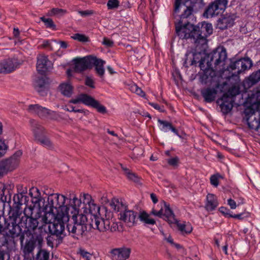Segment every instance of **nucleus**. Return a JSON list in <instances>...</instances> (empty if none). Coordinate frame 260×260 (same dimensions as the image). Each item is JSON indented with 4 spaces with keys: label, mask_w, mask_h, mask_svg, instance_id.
<instances>
[{
    "label": "nucleus",
    "mask_w": 260,
    "mask_h": 260,
    "mask_svg": "<svg viewBox=\"0 0 260 260\" xmlns=\"http://www.w3.org/2000/svg\"><path fill=\"white\" fill-rule=\"evenodd\" d=\"M226 52L225 49H217L209 54L208 60L206 63L207 67L204 64L205 59L200 61L199 66L201 72H199L200 81L202 83H212L218 82L219 77L216 70L224 65V61L226 58Z\"/></svg>",
    "instance_id": "obj_1"
},
{
    "label": "nucleus",
    "mask_w": 260,
    "mask_h": 260,
    "mask_svg": "<svg viewBox=\"0 0 260 260\" xmlns=\"http://www.w3.org/2000/svg\"><path fill=\"white\" fill-rule=\"evenodd\" d=\"M66 198L63 195L52 194L48 197V202L52 208L57 210L56 215L59 217L62 216L64 220H69L70 213L76 212L81 205V199H78L75 195L70 196V203L68 205H64Z\"/></svg>",
    "instance_id": "obj_2"
},
{
    "label": "nucleus",
    "mask_w": 260,
    "mask_h": 260,
    "mask_svg": "<svg viewBox=\"0 0 260 260\" xmlns=\"http://www.w3.org/2000/svg\"><path fill=\"white\" fill-rule=\"evenodd\" d=\"M246 102L249 104L244 111L247 124L250 129L257 131L260 127V91L249 93Z\"/></svg>",
    "instance_id": "obj_3"
},
{
    "label": "nucleus",
    "mask_w": 260,
    "mask_h": 260,
    "mask_svg": "<svg viewBox=\"0 0 260 260\" xmlns=\"http://www.w3.org/2000/svg\"><path fill=\"white\" fill-rule=\"evenodd\" d=\"M175 27L176 34L180 39H193L197 46L203 47L206 45L207 40L200 33V24L194 26L189 22H175Z\"/></svg>",
    "instance_id": "obj_4"
},
{
    "label": "nucleus",
    "mask_w": 260,
    "mask_h": 260,
    "mask_svg": "<svg viewBox=\"0 0 260 260\" xmlns=\"http://www.w3.org/2000/svg\"><path fill=\"white\" fill-rule=\"evenodd\" d=\"M50 215L51 213L48 212L38 218L27 216L24 220L22 217V221L23 222L26 233L32 236L36 235L39 242L41 243L43 241L42 236L46 234L45 230L46 226L45 221Z\"/></svg>",
    "instance_id": "obj_5"
},
{
    "label": "nucleus",
    "mask_w": 260,
    "mask_h": 260,
    "mask_svg": "<svg viewBox=\"0 0 260 260\" xmlns=\"http://www.w3.org/2000/svg\"><path fill=\"white\" fill-rule=\"evenodd\" d=\"M203 0H185L183 4L174 10V17L175 22L186 23L193 16V13L203 6Z\"/></svg>",
    "instance_id": "obj_6"
},
{
    "label": "nucleus",
    "mask_w": 260,
    "mask_h": 260,
    "mask_svg": "<svg viewBox=\"0 0 260 260\" xmlns=\"http://www.w3.org/2000/svg\"><path fill=\"white\" fill-rule=\"evenodd\" d=\"M70 216H72L73 221L67 224V228L73 237L78 239L79 237L83 235L86 229L85 225L87 222L88 217L82 213L79 208L76 209V212L70 213Z\"/></svg>",
    "instance_id": "obj_7"
},
{
    "label": "nucleus",
    "mask_w": 260,
    "mask_h": 260,
    "mask_svg": "<svg viewBox=\"0 0 260 260\" xmlns=\"http://www.w3.org/2000/svg\"><path fill=\"white\" fill-rule=\"evenodd\" d=\"M69 221V220H64L60 216L59 217L57 215L56 218L53 222H50V220L47 218L45 221L46 228L45 230L46 234L49 233L52 235L56 236L59 239H62L66 235L65 234V222Z\"/></svg>",
    "instance_id": "obj_8"
},
{
    "label": "nucleus",
    "mask_w": 260,
    "mask_h": 260,
    "mask_svg": "<svg viewBox=\"0 0 260 260\" xmlns=\"http://www.w3.org/2000/svg\"><path fill=\"white\" fill-rule=\"evenodd\" d=\"M105 217H107L106 215H105ZM89 224L92 228L97 229L100 232H105L109 230L113 232L118 229L117 223L112 222L109 218H105L102 217L101 215L92 217Z\"/></svg>",
    "instance_id": "obj_9"
},
{
    "label": "nucleus",
    "mask_w": 260,
    "mask_h": 260,
    "mask_svg": "<svg viewBox=\"0 0 260 260\" xmlns=\"http://www.w3.org/2000/svg\"><path fill=\"white\" fill-rule=\"evenodd\" d=\"M69 103L74 104L81 103L86 106L96 109L99 113L102 114L107 113L106 108L104 106L101 105L99 101L87 94H79L75 99L71 100Z\"/></svg>",
    "instance_id": "obj_10"
},
{
    "label": "nucleus",
    "mask_w": 260,
    "mask_h": 260,
    "mask_svg": "<svg viewBox=\"0 0 260 260\" xmlns=\"http://www.w3.org/2000/svg\"><path fill=\"white\" fill-rule=\"evenodd\" d=\"M0 232L8 236L15 238L19 235L21 229L17 223L15 218L10 216L4 219V224L0 223Z\"/></svg>",
    "instance_id": "obj_11"
},
{
    "label": "nucleus",
    "mask_w": 260,
    "mask_h": 260,
    "mask_svg": "<svg viewBox=\"0 0 260 260\" xmlns=\"http://www.w3.org/2000/svg\"><path fill=\"white\" fill-rule=\"evenodd\" d=\"M228 3V0H214L205 11L204 16L207 18H212L223 13L227 7Z\"/></svg>",
    "instance_id": "obj_12"
},
{
    "label": "nucleus",
    "mask_w": 260,
    "mask_h": 260,
    "mask_svg": "<svg viewBox=\"0 0 260 260\" xmlns=\"http://www.w3.org/2000/svg\"><path fill=\"white\" fill-rule=\"evenodd\" d=\"M83 204L84 207H82L83 210V214L86 215L88 212L89 213L88 216L90 217V220H91L92 217L94 216H100V208L94 203V201L92 200L91 196L89 194H83Z\"/></svg>",
    "instance_id": "obj_13"
},
{
    "label": "nucleus",
    "mask_w": 260,
    "mask_h": 260,
    "mask_svg": "<svg viewBox=\"0 0 260 260\" xmlns=\"http://www.w3.org/2000/svg\"><path fill=\"white\" fill-rule=\"evenodd\" d=\"M252 65V62L250 58H243L232 62L228 69L233 72V75H238L250 69Z\"/></svg>",
    "instance_id": "obj_14"
},
{
    "label": "nucleus",
    "mask_w": 260,
    "mask_h": 260,
    "mask_svg": "<svg viewBox=\"0 0 260 260\" xmlns=\"http://www.w3.org/2000/svg\"><path fill=\"white\" fill-rule=\"evenodd\" d=\"M32 130L33 131L35 138L44 147L51 149L52 148L53 144L49 139L42 136L44 134V128L40 124L36 121H32Z\"/></svg>",
    "instance_id": "obj_15"
},
{
    "label": "nucleus",
    "mask_w": 260,
    "mask_h": 260,
    "mask_svg": "<svg viewBox=\"0 0 260 260\" xmlns=\"http://www.w3.org/2000/svg\"><path fill=\"white\" fill-rule=\"evenodd\" d=\"M20 62L16 58H8L0 61V73L9 74L17 69Z\"/></svg>",
    "instance_id": "obj_16"
},
{
    "label": "nucleus",
    "mask_w": 260,
    "mask_h": 260,
    "mask_svg": "<svg viewBox=\"0 0 260 260\" xmlns=\"http://www.w3.org/2000/svg\"><path fill=\"white\" fill-rule=\"evenodd\" d=\"M22 152L18 150L11 157L2 160V164L4 165V169L7 171H12L15 169L19 165Z\"/></svg>",
    "instance_id": "obj_17"
},
{
    "label": "nucleus",
    "mask_w": 260,
    "mask_h": 260,
    "mask_svg": "<svg viewBox=\"0 0 260 260\" xmlns=\"http://www.w3.org/2000/svg\"><path fill=\"white\" fill-rule=\"evenodd\" d=\"M92 56L89 55L82 58H74V70L76 72H81L91 68Z\"/></svg>",
    "instance_id": "obj_18"
},
{
    "label": "nucleus",
    "mask_w": 260,
    "mask_h": 260,
    "mask_svg": "<svg viewBox=\"0 0 260 260\" xmlns=\"http://www.w3.org/2000/svg\"><path fill=\"white\" fill-rule=\"evenodd\" d=\"M235 100L232 96L223 94L222 96L218 99L217 103L219 106L221 112L224 114L229 113L233 109Z\"/></svg>",
    "instance_id": "obj_19"
},
{
    "label": "nucleus",
    "mask_w": 260,
    "mask_h": 260,
    "mask_svg": "<svg viewBox=\"0 0 260 260\" xmlns=\"http://www.w3.org/2000/svg\"><path fill=\"white\" fill-rule=\"evenodd\" d=\"M163 204L164 208L161 207V209L159 211L153 209L151 213L159 217H164L169 221L172 222L174 219V214L171 209L169 204H167L166 202H163Z\"/></svg>",
    "instance_id": "obj_20"
},
{
    "label": "nucleus",
    "mask_w": 260,
    "mask_h": 260,
    "mask_svg": "<svg viewBox=\"0 0 260 260\" xmlns=\"http://www.w3.org/2000/svg\"><path fill=\"white\" fill-rule=\"evenodd\" d=\"M137 217V213L128 209L124 212L119 213V219L129 227L133 226L136 224Z\"/></svg>",
    "instance_id": "obj_21"
},
{
    "label": "nucleus",
    "mask_w": 260,
    "mask_h": 260,
    "mask_svg": "<svg viewBox=\"0 0 260 260\" xmlns=\"http://www.w3.org/2000/svg\"><path fill=\"white\" fill-rule=\"evenodd\" d=\"M131 252L129 248L122 247L113 249L110 253L113 260H126L129 257Z\"/></svg>",
    "instance_id": "obj_22"
},
{
    "label": "nucleus",
    "mask_w": 260,
    "mask_h": 260,
    "mask_svg": "<svg viewBox=\"0 0 260 260\" xmlns=\"http://www.w3.org/2000/svg\"><path fill=\"white\" fill-rule=\"evenodd\" d=\"M235 20V16L232 14H225L222 15L217 21V27L223 30L232 26Z\"/></svg>",
    "instance_id": "obj_23"
},
{
    "label": "nucleus",
    "mask_w": 260,
    "mask_h": 260,
    "mask_svg": "<svg viewBox=\"0 0 260 260\" xmlns=\"http://www.w3.org/2000/svg\"><path fill=\"white\" fill-rule=\"evenodd\" d=\"M51 62L47 56L44 54H39L37 57V69L38 72L43 74L50 67Z\"/></svg>",
    "instance_id": "obj_24"
},
{
    "label": "nucleus",
    "mask_w": 260,
    "mask_h": 260,
    "mask_svg": "<svg viewBox=\"0 0 260 260\" xmlns=\"http://www.w3.org/2000/svg\"><path fill=\"white\" fill-rule=\"evenodd\" d=\"M105 61L102 59L98 58L95 56L92 57L91 62V67L92 65L95 67L96 73L101 77L103 78L105 74V69L104 66L105 64Z\"/></svg>",
    "instance_id": "obj_25"
},
{
    "label": "nucleus",
    "mask_w": 260,
    "mask_h": 260,
    "mask_svg": "<svg viewBox=\"0 0 260 260\" xmlns=\"http://www.w3.org/2000/svg\"><path fill=\"white\" fill-rule=\"evenodd\" d=\"M260 81V69L253 72L249 77L244 80L243 85L244 88L248 89Z\"/></svg>",
    "instance_id": "obj_26"
},
{
    "label": "nucleus",
    "mask_w": 260,
    "mask_h": 260,
    "mask_svg": "<svg viewBox=\"0 0 260 260\" xmlns=\"http://www.w3.org/2000/svg\"><path fill=\"white\" fill-rule=\"evenodd\" d=\"M28 110L30 113L37 114L41 118H46L47 114H48V109L42 107L38 104L30 105Z\"/></svg>",
    "instance_id": "obj_27"
},
{
    "label": "nucleus",
    "mask_w": 260,
    "mask_h": 260,
    "mask_svg": "<svg viewBox=\"0 0 260 260\" xmlns=\"http://www.w3.org/2000/svg\"><path fill=\"white\" fill-rule=\"evenodd\" d=\"M35 246L33 241H29L26 242L24 246L22 251L25 259L31 260L33 258V251Z\"/></svg>",
    "instance_id": "obj_28"
},
{
    "label": "nucleus",
    "mask_w": 260,
    "mask_h": 260,
    "mask_svg": "<svg viewBox=\"0 0 260 260\" xmlns=\"http://www.w3.org/2000/svg\"><path fill=\"white\" fill-rule=\"evenodd\" d=\"M110 206L115 211L119 212L120 213L124 212L127 209L125 204L118 199H113L110 203Z\"/></svg>",
    "instance_id": "obj_29"
},
{
    "label": "nucleus",
    "mask_w": 260,
    "mask_h": 260,
    "mask_svg": "<svg viewBox=\"0 0 260 260\" xmlns=\"http://www.w3.org/2000/svg\"><path fill=\"white\" fill-rule=\"evenodd\" d=\"M205 208L207 211H213L218 206L217 198L213 194L209 193L207 196Z\"/></svg>",
    "instance_id": "obj_30"
},
{
    "label": "nucleus",
    "mask_w": 260,
    "mask_h": 260,
    "mask_svg": "<svg viewBox=\"0 0 260 260\" xmlns=\"http://www.w3.org/2000/svg\"><path fill=\"white\" fill-rule=\"evenodd\" d=\"M201 93L205 101L210 103L214 100L217 94V90L213 88H207L202 90Z\"/></svg>",
    "instance_id": "obj_31"
},
{
    "label": "nucleus",
    "mask_w": 260,
    "mask_h": 260,
    "mask_svg": "<svg viewBox=\"0 0 260 260\" xmlns=\"http://www.w3.org/2000/svg\"><path fill=\"white\" fill-rule=\"evenodd\" d=\"M177 226L181 234L183 235L189 234L192 231V225L188 222H177Z\"/></svg>",
    "instance_id": "obj_32"
},
{
    "label": "nucleus",
    "mask_w": 260,
    "mask_h": 260,
    "mask_svg": "<svg viewBox=\"0 0 260 260\" xmlns=\"http://www.w3.org/2000/svg\"><path fill=\"white\" fill-rule=\"evenodd\" d=\"M29 194L31 198V202L34 206L39 205L41 201V196L39 190L37 188L32 187L30 189Z\"/></svg>",
    "instance_id": "obj_33"
},
{
    "label": "nucleus",
    "mask_w": 260,
    "mask_h": 260,
    "mask_svg": "<svg viewBox=\"0 0 260 260\" xmlns=\"http://www.w3.org/2000/svg\"><path fill=\"white\" fill-rule=\"evenodd\" d=\"M158 122L161 126L160 127L161 131L166 133L168 132L169 130H171L175 135L179 136L178 131L172 125L170 122L160 119L158 120Z\"/></svg>",
    "instance_id": "obj_34"
},
{
    "label": "nucleus",
    "mask_w": 260,
    "mask_h": 260,
    "mask_svg": "<svg viewBox=\"0 0 260 260\" xmlns=\"http://www.w3.org/2000/svg\"><path fill=\"white\" fill-rule=\"evenodd\" d=\"M200 24V33L206 40V37L211 35L213 31L212 25L211 23L202 22Z\"/></svg>",
    "instance_id": "obj_35"
},
{
    "label": "nucleus",
    "mask_w": 260,
    "mask_h": 260,
    "mask_svg": "<svg viewBox=\"0 0 260 260\" xmlns=\"http://www.w3.org/2000/svg\"><path fill=\"white\" fill-rule=\"evenodd\" d=\"M73 86L69 82L63 83L60 85V89L62 94L71 96L73 92Z\"/></svg>",
    "instance_id": "obj_36"
},
{
    "label": "nucleus",
    "mask_w": 260,
    "mask_h": 260,
    "mask_svg": "<svg viewBox=\"0 0 260 260\" xmlns=\"http://www.w3.org/2000/svg\"><path fill=\"white\" fill-rule=\"evenodd\" d=\"M140 220L147 224L154 225L155 223L154 219L150 218V216L146 212L142 211L139 215Z\"/></svg>",
    "instance_id": "obj_37"
},
{
    "label": "nucleus",
    "mask_w": 260,
    "mask_h": 260,
    "mask_svg": "<svg viewBox=\"0 0 260 260\" xmlns=\"http://www.w3.org/2000/svg\"><path fill=\"white\" fill-rule=\"evenodd\" d=\"M46 83V82L44 78H39L36 80L34 86L36 89L39 92H42L44 91Z\"/></svg>",
    "instance_id": "obj_38"
},
{
    "label": "nucleus",
    "mask_w": 260,
    "mask_h": 260,
    "mask_svg": "<svg viewBox=\"0 0 260 260\" xmlns=\"http://www.w3.org/2000/svg\"><path fill=\"white\" fill-rule=\"evenodd\" d=\"M67 13V11L64 9L59 8H52L48 11L47 15L49 16L61 17Z\"/></svg>",
    "instance_id": "obj_39"
},
{
    "label": "nucleus",
    "mask_w": 260,
    "mask_h": 260,
    "mask_svg": "<svg viewBox=\"0 0 260 260\" xmlns=\"http://www.w3.org/2000/svg\"><path fill=\"white\" fill-rule=\"evenodd\" d=\"M122 169L124 171V174L128 179L131 180L135 182H139L140 178L135 173L131 172L129 169L122 167Z\"/></svg>",
    "instance_id": "obj_40"
},
{
    "label": "nucleus",
    "mask_w": 260,
    "mask_h": 260,
    "mask_svg": "<svg viewBox=\"0 0 260 260\" xmlns=\"http://www.w3.org/2000/svg\"><path fill=\"white\" fill-rule=\"evenodd\" d=\"M49 252L44 249H40L36 255V260H49Z\"/></svg>",
    "instance_id": "obj_41"
},
{
    "label": "nucleus",
    "mask_w": 260,
    "mask_h": 260,
    "mask_svg": "<svg viewBox=\"0 0 260 260\" xmlns=\"http://www.w3.org/2000/svg\"><path fill=\"white\" fill-rule=\"evenodd\" d=\"M40 19L44 23L46 27L51 28L53 30L56 29V25L52 19L41 17H40Z\"/></svg>",
    "instance_id": "obj_42"
},
{
    "label": "nucleus",
    "mask_w": 260,
    "mask_h": 260,
    "mask_svg": "<svg viewBox=\"0 0 260 260\" xmlns=\"http://www.w3.org/2000/svg\"><path fill=\"white\" fill-rule=\"evenodd\" d=\"M8 148V145L6 143L5 140L0 138V158L6 154Z\"/></svg>",
    "instance_id": "obj_43"
},
{
    "label": "nucleus",
    "mask_w": 260,
    "mask_h": 260,
    "mask_svg": "<svg viewBox=\"0 0 260 260\" xmlns=\"http://www.w3.org/2000/svg\"><path fill=\"white\" fill-rule=\"evenodd\" d=\"M240 93V88L239 87L237 86H233L231 87L229 90H228L226 93L224 94L227 95L229 96H232L233 99H234V97Z\"/></svg>",
    "instance_id": "obj_44"
},
{
    "label": "nucleus",
    "mask_w": 260,
    "mask_h": 260,
    "mask_svg": "<svg viewBox=\"0 0 260 260\" xmlns=\"http://www.w3.org/2000/svg\"><path fill=\"white\" fill-rule=\"evenodd\" d=\"M109 10L117 8L119 6V2L118 0H109L107 4Z\"/></svg>",
    "instance_id": "obj_45"
},
{
    "label": "nucleus",
    "mask_w": 260,
    "mask_h": 260,
    "mask_svg": "<svg viewBox=\"0 0 260 260\" xmlns=\"http://www.w3.org/2000/svg\"><path fill=\"white\" fill-rule=\"evenodd\" d=\"M72 38L81 42H86L88 41V38L84 35L76 34Z\"/></svg>",
    "instance_id": "obj_46"
},
{
    "label": "nucleus",
    "mask_w": 260,
    "mask_h": 260,
    "mask_svg": "<svg viewBox=\"0 0 260 260\" xmlns=\"http://www.w3.org/2000/svg\"><path fill=\"white\" fill-rule=\"evenodd\" d=\"M131 90L141 96L143 97L145 95L144 92L136 85L131 86Z\"/></svg>",
    "instance_id": "obj_47"
},
{
    "label": "nucleus",
    "mask_w": 260,
    "mask_h": 260,
    "mask_svg": "<svg viewBox=\"0 0 260 260\" xmlns=\"http://www.w3.org/2000/svg\"><path fill=\"white\" fill-rule=\"evenodd\" d=\"M220 176L218 174L212 175L210 177L211 184L215 187H217L219 184V178Z\"/></svg>",
    "instance_id": "obj_48"
},
{
    "label": "nucleus",
    "mask_w": 260,
    "mask_h": 260,
    "mask_svg": "<svg viewBox=\"0 0 260 260\" xmlns=\"http://www.w3.org/2000/svg\"><path fill=\"white\" fill-rule=\"evenodd\" d=\"M59 117V114L56 112L48 109V114H47L46 118L57 120Z\"/></svg>",
    "instance_id": "obj_49"
},
{
    "label": "nucleus",
    "mask_w": 260,
    "mask_h": 260,
    "mask_svg": "<svg viewBox=\"0 0 260 260\" xmlns=\"http://www.w3.org/2000/svg\"><path fill=\"white\" fill-rule=\"evenodd\" d=\"M249 216V213H242L238 214H235L230 215V217H233L234 218H237L239 219H243L245 217H247Z\"/></svg>",
    "instance_id": "obj_50"
},
{
    "label": "nucleus",
    "mask_w": 260,
    "mask_h": 260,
    "mask_svg": "<svg viewBox=\"0 0 260 260\" xmlns=\"http://www.w3.org/2000/svg\"><path fill=\"white\" fill-rule=\"evenodd\" d=\"M24 192H21L19 194H18L16 196H14V200L15 202H17L19 204H22V199L23 198H25V199L26 198V196H23V193Z\"/></svg>",
    "instance_id": "obj_51"
},
{
    "label": "nucleus",
    "mask_w": 260,
    "mask_h": 260,
    "mask_svg": "<svg viewBox=\"0 0 260 260\" xmlns=\"http://www.w3.org/2000/svg\"><path fill=\"white\" fill-rule=\"evenodd\" d=\"M179 162V158L177 156L172 157L168 159V163L172 166H176L178 165Z\"/></svg>",
    "instance_id": "obj_52"
},
{
    "label": "nucleus",
    "mask_w": 260,
    "mask_h": 260,
    "mask_svg": "<svg viewBox=\"0 0 260 260\" xmlns=\"http://www.w3.org/2000/svg\"><path fill=\"white\" fill-rule=\"evenodd\" d=\"M219 211L224 216L228 217H230V210L226 207H221L219 209Z\"/></svg>",
    "instance_id": "obj_53"
},
{
    "label": "nucleus",
    "mask_w": 260,
    "mask_h": 260,
    "mask_svg": "<svg viewBox=\"0 0 260 260\" xmlns=\"http://www.w3.org/2000/svg\"><path fill=\"white\" fill-rule=\"evenodd\" d=\"M78 13L82 17H86L94 14V11L91 10H87L85 11H79Z\"/></svg>",
    "instance_id": "obj_54"
},
{
    "label": "nucleus",
    "mask_w": 260,
    "mask_h": 260,
    "mask_svg": "<svg viewBox=\"0 0 260 260\" xmlns=\"http://www.w3.org/2000/svg\"><path fill=\"white\" fill-rule=\"evenodd\" d=\"M102 43L107 47L113 46L114 44L113 42L111 40L106 37L104 38Z\"/></svg>",
    "instance_id": "obj_55"
},
{
    "label": "nucleus",
    "mask_w": 260,
    "mask_h": 260,
    "mask_svg": "<svg viewBox=\"0 0 260 260\" xmlns=\"http://www.w3.org/2000/svg\"><path fill=\"white\" fill-rule=\"evenodd\" d=\"M85 84L92 88H94L95 87L93 80L91 78L89 77H87L85 79Z\"/></svg>",
    "instance_id": "obj_56"
},
{
    "label": "nucleus",
    "mask_w": 260,
    "mask_h": 260,
    "mask_svg": "<svg viewBox=\"0 0 260 260\" xmlns=\"http://www.w3.org/2000/svg\"><path fill=\"white\" fill-rule=\"evenodd\" d=\"M228 204L230 206L232 209H235L237 207L236 202L232 199H229L228 200Z\"/></svg>",
    "instance_id": "obj_57"
},
{
    "label": "nucleus",
    "mask_w": 260,
    "mask_h": 260,
    "mask_svg": "<svg viewBox=\"0 0 260 260\" xmlns=\"http://www.w3.org/2000/svg\"><path fill=\"white\" fill-rule=\"evenodd\" d=\"M149 105L153 107L154 109L158 110L159 112H163V107H160L159 105L154 103H149Z\"/></svg>",
    "instance_id": "obj_58"
},
{
    "label": "nucleus",
    "mask_w": 260,
    "mask_h": 260,
    "mask_svg": "<svg viewBox=\"0 0 260 260\" xmlns=\"http://www.w3.org/2000/svg\"><path fill=\"white\" fill-rule=\"evenodd\" d=\"M53 235H50L48 236L47 238V244L49 246L53 247Z\"/></svg>",
    "instance_id": "obj_59"
},
{
    "label": "nucleus",
    "mask_w": 260,
    "mask_h": 260,
    "mask_svg": "<svg viewBox=\"0 0 260 260\" xmlns=\"http://www.w3.org/2000/svg\"><path fill=\"white\" fill-rule=\"evenodd\" d=\"M70 107V108H68L67 109V111H70V112H79V113H82V110H81V109H75L74 107L72 106H69Z\"/></svg>",
    "instance_id": "obj_60"
},
{
    "label": "nucleus",
    "mask_w": 260,
    "mask_h": 260,
    "mask_svg": "<svg viewBox=\"0 0 260 260\" xmlns=\"http://www.w3.org/2000/svg\"><path fill=\"white\" fill-rule=\"evenodd\" d=\"M182 0H176L175 3V10L176 11L178 9V7L183 4V3L182 2Z\"/></svg>",
    "instance_id": "obj_61"
},
{
    "label": "nucleus",
    "mask_w": 260,
    "mask_h": 260,
    "mask_svg": "<svg viewBox=\"0 0 260 260\" xmlns=\"http://www.w3.org/2000/svg\"><path fill=\"white\" fill-rule=\"evenodd\" d=\"M50 45V42L48 40H45L43 42V43L42 44V47L43 48H46L49 47Z\"/></svg>",
    "instance_id": "obj_62"
},
{
    "label": "nucleus",
    "mask_w": 260,
    "mask_h": 260,
    "mask_svg": "<svg viewBox=\"0 0 260 260\" xmlns=\"http://www.w3.org/2000/svg\"><path fill=\"white\" fill-rule=\"evenodd\" d=\"M151 199L154 203H156L158 201L156 196L154 193L150 194Z\"/></svg>",
    "instance_id": "obj_63"
},
{
    "label": "nucleus",
    "mask_w": 260,
    "mask_h": 260,
    "mask_svg": "<svg viewBox=\"0 0 260 260\" xmlns=\"http://www.w3.org/2000/svg\"><path fill=\"white\" fill-rule=\"evenodd\" d=\"M59 44H60V47L62 48H64V49L67 48L68 46L67 43L64 41L59 42Z\"/></svg>",
    "instance_id": "obj_64"
}]
</instances>
